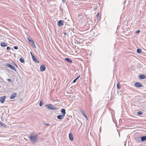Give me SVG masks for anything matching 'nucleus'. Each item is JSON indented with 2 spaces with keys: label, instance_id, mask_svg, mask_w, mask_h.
Here are the masks:
<instances>
[{
  "label": "nucleus",
  "instance_id": "1",
  "mask_svg": "<svg viewBox=\"0 0 146 146\" xmlns=\"http://www.w3.org/2000/svg\"><path fill=\"white\" fill-rule=\"evenodd\" d=\"M30 141L33 143H36L38 141V135L31 134L29 137Z\"/></svg>",
  "mask_w": 146,
  "mask_h": 146
},
{
  "label": "nucleus",
  "instance_id": "2",
  "mask_svg": "<svg viewBox=\"0 0 146 146\" xmlns=\"http://www.w3.org/2000/svg\"><path fill=\"white\" fill-rule=\"evenodd\" d=\"M45 107L47 109L50 110H57V108L51 104H47L45 106Z\"/></svg>",
  "mask_w": 146,
  "mask_h": 146
},
{
  "label": "nucleus",
  "instance_id": "3",
  "mask_svg": "<svg viewBox=\"0 0 146 146\" xmlns=\"http://www.w3.org/2000/svg\"><path fill=\"white\" fill-rule=\"evenodd\" d=\"M28 39L29 41L30 42V44H31L32 46L36 48V47L32 39L30 37L28 38Z\"/></svg>",
  "mask_w": 146,
  "mask_h": 146
},
{
  "label": "nucleus",
  "instance_id": "4",
  "mask_svg": "<svg viewBox=\"0 0 146 146\" xmlns=\"http://www.w3.org/2000/svg\"><path fill=\"white\" fill-rule=\"evenodd\" d=\"M6 65L7 67H9L12 70H15V72H17V70L12 65L10 64L9 63H6Z\"/></svg>",
  "mask_w": 146,
  "mask_h": 146
},
{
  "label": "nucleus",
  "instance_id": "5",
  "mask_svg": "<svg viewBox=\"0 0 146 146\" xmlns=\"http://www.w3.org/2000/svg\"><path fill=\"white\" fill-rule=\"evenodd\" d=\"M64 23L63 20H59L57 22L58 25V26L61 27L64 25Z\"/></svg>",
  "mask_w": 146,
  "mask_h": 146
},
{
  "label": "nucleus",
  "instance_id": "6",
  "mask_svg": "<svg viewBox=\"0 0 146 146\" xmlns=\"http://www.w3.org/2000/svg\"><path fill=\"white\" fill-rule=\"evenodd\" d=\"M134 86L136 87H142L143 86L141 83L137 82L135 84Z\"/></svg>",
  "mask_w": 146,
  "mask_h": 146
},
{
  "label": "nucleus",
  "instance_id": "7",
  "mask_svg": "<svg viewBox=\"0 0 146 146\" xmlns=\"http://www.w3.org/2000/svg\"><path fill=\"white\" fill-rule=\"evenodd\" d=\"M17 94L16 93H13L10 96V99H12L14 98L17 96Z\"/></svg>",
  "mask_w": 146,
  "mask_h": 146
},
{
  "label": "nucleus",
  "instance_id": "8",
  "mask_svg": "<svg viewBox=\"0 0 146 146\" xmlns=\"http://www.w3.org/2000/svg\"><path fill=\"white\" fill-rule=\"evenodd\" d=\"M46 68L45 66L44 65H42L40 66V70L41 72H43L45 70Z\"/></svg>",
  "mask_w": 146,
  "mask_h": 146
},
{
  "label": "nucleus",
  "instance_id": "9",
  "mask_svg": "<svg viewBox=\"0 0 146 146\" xmlns=\"http://www.w3.org/2000/svg\"><path fill=\"white\" fill-rule=\"evenodd\" d=\"M6 97L5 96H4L3 97L1 96L0 98V102L2 103H3L4 102L5 99V98Z\"/></svg>",
  "mask_w": 146,
  "mask_h": 146
},
{
  "label": "nucleus",
  "instance_id": "10",
  "mask_svg": "<svg viewBox=\"0 0 146 146\" xmlns=\"http://www.w3.org/2000/svg\"><path fill=\"white\" fill-rule=\"evenodd\" d=\"M69 137L70 140L71 141H72L73 140L74 138L73 137L72 134L71 133H70L69 134Z\"/></svg>",
  "mask_w": 146,
  "mask_h": 146
},
{
  "label": "nucleus",
  "instance_id": "11",
  "mask_svg": "<svg viewBox=\"0 0 146 146\" xmlns=\"http://www.w3.org/2000/svg\"><path fill=\"white\" fill-rule=\"evenodd\" d=\"M64 117V116L63 115H58L57 116V117L58 119L62 120L63 119Z\"/></svg>",
  "mask_w": 146,
  "mask_h": 146
},
{
  "label": "nucleus",
  "instance_id": "12",
  "mask_svg": "<svg viewBox=\"0 0 146 146\" xmlns=\"http://www.w3.org/2000/svg\"><path fill=\"white\" fill-rule=\"evenodd\" d=\"M139 78L141 79H143L146 78V76L144 75L141 74L139 76Z\"/></svg>",
  "mask_w": 146,
  "mask_h": 146
},
{
  "label": "nucleus",
  "instance_id": "13",
  "mask_svg": "<svg viewBox=\"0 0 146 146\" xmlns=\"http://www.w3.org/2000/svg\"><path fill=\"white\" fill-rule=\"evenodd\" d=\"M32 58L33 61L35 63H38L39 62L37 60L35 56H33V58Z\"/></svg>",
  "mask_w": 146,
  "mask_h": 146
},
{
  "label": "nucleus",
  "instance_id": "14",
  "mask_svg": "<svg viewBox=\"0 0 146 146\" xmlns=\"http://www.w3.org/2000/svg\"><path fill=\"white\" fill-rule=\"evenodd\" d=\"M61 112L62 113H63L62 115H64V116L66 114V112L65 111V110L63 108L61 110Z\"/></svg>",
  "mask_w": 146,
  "mask_h": 146
},
{
  "label": "nucleus",
  "instance_id": "15",
  "mask_svg": "<svg viewBox=\"0 0 146 146\" xmlns=\"http://www.w3.org/2000/svg\"><path fill=\"white\" fill-rule=\"evenodd\" d=\"M65 60L69 63H71L72 62V60L68 58H65Z\"/></svg>",
  "mask_w": 146,
  "mask_h": 146
},
{
  "label": "nucleus",
  "instance_id": "16",
  "mask_svg": "<svg viewBox=\"0 0 146 146\" xmlns=\"http://www.w3.org/2000/svg\"><path fill=\"white\" fill-rule=\"evenodd\" d=\"M7 44L5 42H2L1 43V46L2 47H6L7 46Z\"/></svg>",
  "mask_w": 146,
  "mask_h": 146
},
{
  "label": "nucleus",
  "instance_id": "17",
  "mask_svg": "<svg viewBox=\"0 0 146 146\" xmlns=\"http://www.w3.org/2000/svg\"><path fill=\"white\" fill-rule=\"evenodd\" d=\"M141 141H144L146 140V136H143L141 137Z\"/></svg>",
  "mask_w": 146,
  "mask_h": 146
},
{
  "label": "nucleus",
  "instance_id": "18",
  "mask_svg": "<svg viewBox=\"0 0 146 146\" xmlns=\"http://www.w3.org/2000/svg\"><path fill=\"white\" fill-rule=\"evenodd\" d=\"M81 112L83 115L86 117L87 118V116L86 115L85 113V111L83 110H82L81 111Z\"/></svg>",
  "mask_w": 146,
  "mask_h": 146
},
{
  "label": "nucleus",
  "instance_id": "19",
  "mask_svg": "<svg viewBox=\"0 0 146 146\" xmlns=\"http://www.w3.org/2000/svg\"><path fill=\"white\" fill-rule=\"evenodd\" d=\"M21 63H24L25 62V60L23 58H21L19 59Z\"/></svg>",
  "mask_w": 146,
  "mask_h": 146
},
{
  "label": "nucleus",
  "instance_id": "20",
  "mask_svg": "<svg viewBox=\"0 0 146 146\" xmlns=\"http://www.w3.org/2000/svg\"><path fill=\"white\" fill-rule=\"evenodd\" d=\"M44 104L43 101L42 100L40 101V102L39 106H42Z\"/></svg>",
  "mask_w": 146,
  "mask_h": 146
},
{
  "label": "nucleus",
  "instance_id": "21",
  "mask_svg": "<svg viewBox=\"0 0 146 146\" xmlns=\"http://www.w3.org/2000/svg\"><path fill=\"white\" fill-rule=\"evenodd\" d=\"M80 76H78L77 78H76L73 81V83H74L77 80H78L79 78L80 77Z\"/></svg>",
  "mask_w": 146,
  "mask_h": 146
},
{
  "label": "nucleus",
  "instance_id": "22",
  "mask_svg": "<svg viewBox=\"0 0 146 146\" xmlns=\"http://www.w3.org/2000/svg\"><path fill=\"white\" fill-rule=\"evenodd\" d=\"M117 87L118 89H120L121 86H120V84L119 83H118L117 84Z\"/></svg>",
  "mask_w": 146,
  "mask_h": 146
},
{
  "label": "nucleus",
  "instance_id": "23",
  "mask_svg": "<svg viewBox=\"0 0 146 146\" xmlns=\"http://www.w3.org/2000/svg\"><path fill=\"white\" fill-rule=\"evenodd\" d=\"M141 52V50L140 48H138L137 50V52L138 53H140Z\"/></svg>",
  "mask_w": 146,
  "mask_h": 146
},
{
  "label": "nucleus",
  "instance_id": "24",
  "mask_svg": "<svg viewBox=\"0 0 146 146\" xmlns=\"http://www.w3.org/2000/svg\"><path fill=\"white\" fill-rule=\"evenodd\" d=\"M143 114V113L141 111H139L138 112V113H137V114L139 115H142V114Z\"/></svg>",
  "mask_w": 146,
  "mask_h": 146
},
{
  "label": "nucleus",
  "instance_id": "25",
  "mask_svg": "<svg viewBox=\"0 0 146 146\" xmlns=\"http://www.w3.org/2000/svg\"><path fill=\"white\" fill-rule=\"evenodd\" d=\"M99 15V13H98L96 15V17H97V21H98Z\"/></svg>",
  "mask_w": 146,
  "mask_h": 146
},
{
  "label": "nucleus",
  "instance_id": "26",
  "mask_svg": "<svg viewBox=\"0 0 146 146\" xmlns=\"http://www.w3.org/2000/svg\"><path fill=\"white\" fill-rule=\"evenodd\" d=\"M3 122L0 121V127L3 126Z\"/></svg>",
  "mask_w": 146,
  "mask_h": 146
},
{
  "label": "nucleus",
  "instance_id": "27",
  "mask_svg": "<svg viewBox=\"0 0 146 146\" xmlns=\"http://www.w3.org/2000/svg\"><path fill=\"white\" fill-rule=\"evenodd\" d=\"M7 80L9 82H13L12 80L11 79H8Z\"/></svg>",
  "mask_w": 146,
  "mask_h": 146
},
{
  "label": "nucleus",
  "instance_id": "28",
  "mask_svg": "<svg viewBox=\"0 0 146 146\" xmlns=\"http://www.w3.org/2000/svg\"><path fill=\"white\" fill-rule=\"evenodd\" d=\"M14 48L15 50H17L18 49V47L17 46H15L14 47Z\"/></svg>",
  "mask_w": 146,
  "mask_h": 146
},
{
  "label": "nucleus",
  "instance_id": "29",
  "mask_svg": "<svg viewBox=\"0 0 146 146\" xmlns=\"http://www.w3.org/2000/svg\"><path fill=\"white\" fill-rule=\"evenodd\" d=\"M140 32V31L139 30H138L136 31L135 33L137 34L139 33Z\"/></svg>",
  "mask_w": 146,
  "mask_h": 146
},
{
  "label": "nucleus",
  "instance_id": "30",
  "mask_svg": "<svg viewBox=\"0 0 146 146\" xmlns=\"http://www.w3.org/2000/svg\"><path fill=\"white\" fill-rule=\"evenodd\" d=\"M7 49L8 50H9L11 49V48L9 46H8L7 48Z\"/></svg>",
  "mask_w": 146,
  "mask_h": 146
},
{
  "label": "nucleus",
  "instance_id": "31",
  "mask_svg": "<svg viewBox=\"0 0 146 146\" xmlns=\"http://www.w3.org/2000/svg\"><path fill=\"white\" fill-rule=\"evenodd\" d=\"M64 35L65 36L68 35V33H67L66 32H64Z\"/></svg>",
  "mask_w": 146,
  "mask_h": 146
},
{
  "label": "nucleus",
  "instance_id": "32",
  "mask_svg": "<svg viewBox=\"0 0 146 146\" xmlns=\"http://www.w3.org/2000/svg\"><path fill=\"white\" fill-rule=\"evenodd\" d=\"M3 126L5 128H7V126L6 125H3V126Z\"/></svg>",
  "mask_w": 146,
  "mask_h": 146
},
{
  "label": "nucleus",
  "instance_id": "33",
  "mask_svg": "<svg viewBox=\"0 0 146 146\" xmlns=\"http://www.w3.org/2000/svg\"><path fill=\"white\" fill-rule=\"evenodd\" d=\"M44 125H46V126L49 125H50V124H48V123H45V124H44Z\"/></svg>",
  "mask_w": 146,
  "mask_h": 146
},
{
  "label": "nucleus",
  "instance_id": "34",
  "mask_svg": "<svg viewBox=\"0 0 146 146\" xmlns=\"http://www.w3.org/2000/svg\"><path fill=\"white\" fill-rule=\"evenodd\" d=\"M65 0H62V2H63V3H64V2H65Z\"/></svg>",
  "mask_w": 146,
  "mask_h": 146
},
{
  "label": "nucleus",
  "instance_id": "35",
  "mask_svg": "<svg viewBox=\"0 0 146 146\" xmlns=\"http://www.w3.org/2000/svg\"><path fill=\"white\" fill-rule=\"evenodd\" d=\"M31 56H32V58H33V56H35L34 55H33V54H31Z\"/></svg>",
  "mask_w": 146,
  "mask_h": 146
},
{
  "label": "nucleus",
  "instance_id": "36",
  "mask_svg": "<svg viewBox=\"0 0 146 146\" xmlns=\"http://www.w3.org/2000/svg\"><path fill=\"white\" fill-rule=\"evenodd\" d=\"M15 66H16L17 67V64H15Z\"/></svg>",
  "mask_w": 146,
  "mask_h": 146
},
{
  "label": "nucleus",
  "instance_id": "37",
  "mask_svg": "<svg viewBox=\"0 0 146 146\" xmlns=\"http://www.w3.org/2000/svg\"><path fill=\"white\" fill-rule=\"evenodd\" d=\"M30 53H31V55L32 54H33L32 52H30Z\"/></svg>",
  "mask_w": 146,
  "mask_h": 146
},
{
  "label": "nucleus",
  "instance_id": "38",
  "mask_svg": "<svg viewBox=\"0 0 146 146\" xmlns=\"http://www.w3.org/2000/svg\"><path fill=\"white\" fill-rule=\"evenodd\" d=\"M1 87V86H0V87Z\"/></svg>",
  "mask_w": 146,
  "mask_h": 146
}]
</instances>
